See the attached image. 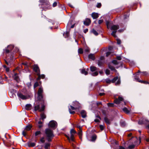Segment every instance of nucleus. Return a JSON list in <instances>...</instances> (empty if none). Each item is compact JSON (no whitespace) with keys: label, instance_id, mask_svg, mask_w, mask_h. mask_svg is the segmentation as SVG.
I'll list each match as a JSON object with an SVG mask.
<instances>
[{"label":"nucleus","instance_id":"nucleus-58","mask_svg":"<svg viewBox=\"0 0 149 149\" xmlns=\"http://www.w3.org/2000/svg\"><path fill=\"white\" fill-rule=\"evenodd\" d=\"M101 3H99L97 4V7L98 8H99L101 7Z\"/></svg>","mask_w":149,"mask_h":149},{"label":"nucleus","instance_id":"nucleus-57","mask_svg":"<svg viewBox=\"0 0 149 149\" xmlns=\"http://www.w3.org/2000/svg\"><path fill=\"white\" fill-rule=\"evenodd\" d=\"M77 127L78 128L79 130H81L82 127H81V126L77 125Z\"/></svg>","mask_w":149,"mask_h":149},{"label":"nucleus","instance_id":"nucleus-5","mask_svg":"<svg viewBox=\"0 0 149 149\" xmlns=\"http://www.w3.org/2000/svg\"><path fill=\"white\" fill-rule=\"evenodd\" d=\"M45 108V106L44 104L42 105L41 108L40 107V105H38L35 106L34 111H36L37 110H38L39 111L41 112L44 110Z\"/></svg>","mask_w":149,"mask_h":149},{"label":"nucleus","instance_id":"nucleus-17","mask_svg":"<svg viewBox=\"0 0 149 149\" xmlns=\"http://www.w3.org/2000/svg\"><path fill=\"white\" fill-rule=\"evenodd\" d=\"M81 114L82 117L83 118H85L86 117V113L84 110H82L81 112Z\"/></svg>","mask_w":149,"mask_h":149},{"label":"nucleus","instance_id":"nucleus-49","mask_svg":"<svg viewBox=\"0 0 149 149\" xmlns=\"http://www.w3.org/2000/svg\"><path fill=\"white\" fill-rule=\"evenodd\" d=\"M117 43L118 44H120L121 43V41L119 39H117Z\"/></svg>","mask_w":149,"mask_h":149},{"label":"nucleus","instance_id":"nucleus-37","mask_svg":"<svg viewBox=\"0 0 149 149\" xmlns=\"http://www.w3.org/2000/svg\"><path fill=\"white\" fill-rule=\"evenodd\" d=\"M118 79V77H114L113 79L111 80V82L112 83H114Z\"/></svg>","mask_w":149,"mask_h":149},{"label":"nucleus","instance_id":"nucleus-26","mask_svg":"<svg viewBox=\"0 0 149 149\" xmlns=\"http://www.w3.org/2000/svg\"><path fill=\"white\" fill-rule=\"evenodd\" d=\"M123 111L127 113H130L129 111L128 110L126 107L124 108L123 109Z\"/></svg>","mask_w":149,"mask_h":149},{"label":"nucleus","instance_id":"nucleus-34","mask_svg":"<svg viewBox=\"0 0 149 149\" xmlns=\"http://www.w3.org/2000/svg\"><path fill=\"white\" fill-rule=\"evenodd\" d=\"M78 52L79 54H82L83 53V50L82 48H79L78 50Z\"/></svg>","mask_w":149,"mask_h":149},{"label":"nucleus","instance_id":"nucleus-63","mask_svg":"<svg viewBox=\"0 0 149 149\" xmlns=\"http://www.w3.org/2000/svg\"><path fill=\"white\" fill-rule=\"evenodd\" d=\"M88 31V29H86L84 30V32L85 33H86Z\"/></svg>","mask_w":149,"mask_h":149},{"label":"nucleus","instance_id":"nucleus-35","mask_svg":"<svg viewBox=\"0 0 149 149\" xmlns=\"http://www.w3.org/2000/svg\"><path fill=\"white\" fill-rule=\"evenodd\" d=\"M96 117L98 118V119H96L95 120V121L96 122H98L100 121V120L101 119L100 117L99 116H97Z\"/></svg>","mask_w":149,"mask_h":149},{"label":"nucleus","instance_id":"nucleus-25","mask_svg":"<svg viewBox=\"0 0 149 149\" xmlns=\"http://www.w3.org/2000/svg\"><path fill=\"white\" fill-rule=\"evenodd\" d=\"M40 116H41L40 119H41L42 120H43L44 119H45L46 117L44 113L41 114L40 115Z\"/></svg>","mask_w":149,"mask_h":149},{"label":"nucleus","instance_id":"nucleus-59","mask_svg":"<svg viewBox=\"0 0 149 149\" xmlns=\"http://www.w3.org/2000/svg\"><path fill=\"white\" fill-rule=\"evenodd\" d=\"M44 138H41L40 139V141L42 143H44L45 142V140H44Z\"/></svg>","mask_w":149,"mask_h":149},{"label":"nucleus","instance_id":"nucleus-56","mask_svg":"<svg viewBox=\"0 0 149 149\" xmlns=\"http://www.w3.org/2000/svg\"><path fill=\"white\" fill-rule=\"evenodd\" d=\"M111 53V52H108L106 53V56H108Z\"/></svg>","mask_w":149,"mask_h":149},{"label":"nucleus","instance_id":"nucleus-7","mask_svg":"<svg viewBox=\"0 0 149 149\" xmlns=\"http://www.w3.org/2000/svg\"><path fill=\"white\" fill-rule=\"evenodd\" d=\"M43 91V90L42 88L40 87L39 88L38 92V98L40 99L42 98V93Z\"/></svg>","mask_w":149,"mask_h":149},{"label":"nucleus","instance_id":"nucleus-44","mask_svg":"<svg viewBox=\"0 0 149 149\" xmlns=\"http://www.w3.org/2000/svg\"><path fill=\"white\" fill-rule=\"evenodd\" d=\"M135 146L134 144H132L131 145H130L129 146L128 148L130 149H132L133 148H134V147Z\"/></svg>","mask_w":149,"mask_h":149},{"label":"nucleus","instance_id":"nucleus-27","mask_svg":"<svg viewBox=\"0 0 149 149\" xmlns=\"http://www.w3.org/2000/svg\"><path fill=\"white\" fill-rule=\"evenodd\" d=\"M82 131L81 130H79L78 134L79 136V138L81 139V136L82 135Z\"/></svg>","mask_w":149,"mask_h":149},{"label":"nucleus","instance_id":"nucleus-16","mask_svg":"<svg viewBox=\"0 0 149 149\" xmlns=\"http://www.w3.org/2000/svg\"><path fill=\"white\" fill-rule=\"evenodd\" d=\"M92 16L93 19H96L99 16L98 13H92Z\"/></svg>","mask_w":149,"mask_h":149},{"label":"nucleus","instance_id":"nucleus-47","mask_svg":"<svg viewBox=\"0 0 149 149\" xmlns=\"http://www.w3.org/2000/svg\"><path fill=\"white\" fill-rule=\"evenodd\" d=\"M96 138V136L95 135H94L92 136V141H94L95 140Z\"/></svg>","mask_w":149,"mask_h":149},{"label":"nucleus","instance_id":"nucleus-52","mask_svg":"<svg viewBox=\"0 0 149 149\" xmlns=\"http://www.w3.org/2000/svg\"><path fill=\"white\" fill-rule=\"evenodd\" d=\"M105 72L107 74H109L110 73V71L109 70L107 69L106 70Z\"/></svg>","mask_w":149,"mask_h":149},{"label":"nucleus","instance_id":"nucleus-20","mask_svg":"<svg viewBox=\"0 0 149 149\" xmlns=\"http://www.w3.org/2000/svg\"><path fill=\"white\" fill-rule=\"evenodd\" d=\"M91 71L94 72L97 70V68L94 66H91L90 68Z\"/></svg>","mask_w":149,"mask_h":149},{"label":"nucleus","instance_id":"nucleus-40","mask_svg":"<svg viewBox=\"0 0 149 149\" xmlns=\"http://www.w3.org/2000/svg\"><path fill=\"white\" fill-rule=\"evenodd\" d=\"M110 22L108 21H106V25L107 26V28L108 29H109V28L110 27Z\"/></svg>","mask_w":149,"mask_h":149},{"label":"nucleus","instance_id":"nucleus-22","mask_svg":"<svg viewBox=\"0 0 149 149\" xmlns=\"http://www.w3.org/2000/svg\"><path fill=\"white\" fill-rule=\"evenodd\" d=\"M13 78L15 80H16L17 81H18L19 80V78L18 75V74L17 73H15L14 76Z\"/></svg>","mask_w":149,"mask_h":149},{"label":"nucleus","instance_id":"nucleus-36","mask_svg":"<svg viewBox=\"0 0 149 149\" xmlns=\"http://www.w3.org/2000/svg\"><path fill=\"white\" fill-rule=\"evenodd\" d=\"M84 52L86 53H88L89 52V49L88 47H86L84 49Z\"/></svg>","mask_w":149,"mask_h":149},{"label":"nucleus","instance_id":"nucleus-31","mask_svg":"<svg viewBox=\"0 0 149 149\" xmlns=\"http://www.w3.org/2000/svg\"><path fill=\"white\" fill-rule=\"evenodd\" d=\"M29 146L30 147H34L35 146V144L33 142H30L29 144Z\"/></svg>","mask_w":149,"mask_h":149},{"label":"nucleus","instance_id":"nucleus-61","mask_svg":"<svg viewBox=\"0 0 149 149\" xmlns=\"http://www.w3.org/2000/svg\"><path fill=\"white\" fill-rule=\"evenodd\" d=\"M22 134L24 136H26V132L25 131H24L22 132Z\"/></svg>","mask_w":149,"mask_h":149},{"label":"nucleus","instance_id":"nucleus-54","mask_svg":"<svg viewBox=\"0 0 149 149\" xmlns=\"http://www.w3.org/2000/svg\"><path fill=\"white\" fill-rule=\"evenodd\" d=\"M116 58L118 60H121L122 59L121 57L120 56H117Z\"/></svg>","mask_w":149,"mask_h":149},{"label":"nucleus","instance_id":"nucleus-24","mask_svg":"<svg viewBox=\"0 0 149 149\" xmlns=\"http://www.w3.org/2000/svg\"><path fill=\"white\" fill-rule=\"evenodd\" d=\"M50 146V144L49 143H46L45 146V149H49Z\"/></svg>","mask_w":149,"mask_h":149},{"label":"nucleus","instance_id":"nucleus-33","mask_svg":"<svg viewBox=\"0 0 149 149\" xmlns=\"http://www.w3.org/2000/svg\"><path fill=\"white\" fill-rule=\"evenodd\" d=\"M91 32L95 36H97L98 35L97 32L94 29L92 30Z\"/></svg>","mask_w":149,"mask_h":149},{"label":"nucleus","instance_id":"nucleus-46","mask_svg":"<svg viewBox=\"0 0 149 149\" xmlns=\"http://www.w3.org/2000/svg\"><path fill=\"white\" fill-rule=\"evenodd\" d=\"M98 74V72H97L96 71L94 72L92 74V75L93 76H97V75Z\"/></svg>","mask_w":149,"mask_h":149},{"label":"nucleus","instance_id":"nucleus-21","mask_svg":"<svg viewBox=\"0 0 149 149\" xmlns=\"http://www.w3.org/2000/svg\"><path fill=\"white\" fill-rule=\"evenodd\" d=\"M31 105L30 104H27L25 106V108L27 110H29L31 109Z\"/></svg>","mask_w":149,"mask_h":149},{"label":"nucleus","instance_id":"nucleus-8","mask_svg":"<svg viewBox=\"0 0 149 149\" xmlns=\"http://www.w3.org/2000/svg\"><path fill=\"white\" fill-rule=\"evenodd\" d=\"M104 56H101L99 60L98 61V65L99 66H101L103 64L104 62Z\"/></svg>","mask_w":149,"mask_h":149},{"label":"nucleus","instance_id":"nucleus-19","mask_svg":"<svg viewBox=\"0 0 149 149\" xmlns=\"http://www.w3.org/2000/svg\"><path fill=\"white\" fill-rule=\"evenodd\" d=\"M104 120L105 122L108 124H109L110 123V120L107 117H105L104 118Z\"/></svg>","mask_w":149,"mask_h":149},{"label":"nucleus","instance_id":"nucleus-43","mask_svg":"<svg viewBox=\"0 0 149 149\" xmlns=\"http://www.w3.org/2000/svg\"><path fill=\"white\" fill-rule=\"evenodd\" d=\"M107 105L109 107H113L114 106L113 104L112 103H108Z\"/></svg>","mask_w":149,"mask_h":149},{"label":"nucleus","instance_id":"nucleus-41","mask_svg":"<svg viewBox=\"0 0 149 149\" xmlns=\"http://www.w3.org/2000/svg\"><path fill=\"white\" fill-rule=\"evenodd\" d=\"M105 127V126L104 125H100V128L101 130H103Z\"/></svg>","mask_w":149,"mask_h":149},{"label":"nucleus","instance_id":"nucleus-29","mask_svg":"<svg viewBox=\"0 0 149 149\" xmlns=\"http://www.w3.org/2000/svg\"><path fill=\"white\" fill-rule=\"evenodd\" d=\"M81 72L82 74H84L85 75H86L88 74V72L85 70V69H82Z\"/></svg>","mask_w":149,"mask_h":149},{"label":"nucleus","instance_id":"nucleus-51","mask_svg":"<svg viewBox=\"0 0 149 149\" xmlns=\"http://www.w3.org/2000/svg\"><path fill=\"white\" fill-rule=\"evenodd\" d=\"M120 83V80L119 79H118L116 83V85H119Z\"/></svg>","mask_w":149,"mask_h":149},{"label":"nucleus","instance_id":"nucleus-32","mask_svg":"<svg viewBox=\"0 0 149 149\" xmlns=\"http://www.w3.org/2000/svg\"><path fill=\"white\" fill-rule=\"evenodd\" d=\"M109 68L111 69L112 71H116V70L115 69L114 67L113 66L111 65H109Z\"/></svg>","mask_w":149,"mask_h":149},{"label":"nucleus","instance_id":"nucleus-4","mask_svg":"<svg viewBox=\"0 0 149 149\" xmlns=\"http://www.w3.org/2000/svg\"><path fill=\"white\" fill-rule=\"evenodd\" d=\"M113 148L115 149H125V148L121 146H119V144L117 141L116 140H113L111 141Z\"/></svg>","mask_w":149,"mask_h":149},{"label":"nucleus","instance_id":"nucleus-12","mask_svg":"<svg viewBox=\"0 0 149 149\" xmlns=\"http://www.w3.org/2000/svg\"><path fill=\"white\" fill-rule=\"evenodd\" d=\"M17 96L23 100H26L27 99V97L24 95H23L22 93H17Z\"/></svg>","mask_w":149,"mask_h":149},{"label":"nucleus","instance_id":"nucleus-3","mask_svg":"<svg viewBox=\"0 0 149 149\" xmlns=\"http://www.w3.org/2000/svg\"><path fill=\"white\" fill-rule=\"evenodd\" d=\"M119 27L118 25H113L111 26L110 28V29L111 30H113V31L112 32L111 35L115 38L117 37L116 33L117 32V29H119Z\"/></svg>","mask_w":149,"mask_h":149},{"label":"nucleus","instance_id":"nucleus-60","mask_svg":"<svg viewBox=\"0 0 149 149\" xmlns=\"http://www.w3.org/2000/svg\"><path fill=\"white\" fill-rule=\"evenodd\" d=\"M103 20L102 19L99 20L98 21V23L100 24L102 23L103 22Z\"/></svg>","mask_w":149,"mask_h":149},{"label":"nucleus","instance_id":"nucleus-55","mask_svg":"<svg viewBox=\"0 0 149 149\" xmlns=\"http://www.w3.org/2000/svg\"><path fill=\"white\" fill-rule=\"evenodd\" d=\"M38 76V77L37 78V80H39L41 79V75H40V73H39V75H37Z\"/></svg>","mask_w":149,"mask_h":149},{"label":"nucleus","instance_id":"nucleus-13","mask_svg":"<svg viewBox=\"0 0 149 149\" xmlns=\"http://www.w3.org/2000/svg\"><path fill=\"white\" fill-rule=\"evenodd\" d=\"M91 22V21L90 19L87 18L84 21V25L86 26H88L89 25Z\"/></svg>","mask_w":149,"mask_h":149},{"label":"nucleus","instance_id":"nucleus-14","mask_svg":"<svg viewBox=\"0 0 149 149\" xmlns=\"http://www.w3.org/2000/svg\"><path fill=\"white\" fill-rule=\"evenodd\" d=\"M146 122L147 123H148L149 122V121L148 120L143 119L141 120H140L138 122V123L139 124L141 125L143 124L146 123Z\"/></svg>","mask_w":149,"mask_h":149},{"label":"nucleus","instance_id":"nucleus-18","mask_svg":"<svg viewBox=\"0 0 149 149\" xmlns=\"http://www.w3.org/2000/svg\"><path fill=\"white\" fill-rule=\"evenodd\" d=\"M88 58L93 60H94L95 57L94 54H90L88 56Z\"/></svg>","mask_w":149,"mask_h":149},{"label":"nucleus","instance_id":"nucleus-23","mask_svg":"<svg viewBox=\"0 0 149 149\" xmlns=\"http://www.w3.org/2000/svg\"><path fill=\"white\" fill-rule=\"evenodd\" d=\"M74 134H71L70 137V138L68 136H67V137L68 139L69 140H70V139L72 141H74Z\"/></svg>","mask_w":149,"mask_h":149},{"label":"nucleus","instance_id":"nucleus-45","mask_svg":"<svg viewBox=\"0 0 149 149\" xmlns=\"http://www.w3.org/2000/svg\"><path fill=\"white\" fill-rule=\"evenodd\" d=\"M38 86V82H36L34 85V88H35Z\"/></svg>","mask_w":149,"mask_h":149},{"label":"nucleus","instance_id":"nucleus-1","mask_svg":"<svg viewBox=\"0 0 149 149\" xmlns=\"http://www.w3.org/2000/svg\"><path fill=\"white\" fill-rule=\"evenodd\" d=\"M45 132L48 141H51L52 139L54 136L53 131L50 129L47 128L45 130Z\"/></svg>","mask_w":149,"mask_h":149},{"label":"nucleus","instance_id":"nucleus-6","mask_svg":"<svg viewBox=\"0 0 149 149\" xmlns=\"http://www.w3.org/2000/svg\"><path fill=\"white\" fill-rule=\"evenodd\" d=\"M49 126L52 128H55L57 125V123L54 120L50 121L49 123Z\"/></svg>","mask_w":149,"mask_h":149},{"label":"nucleus","instance_id":"nucleus-15","mask_svg":"<svg viewBox=\"0 0 149 149\" xmlns=\"http://www.w3.org/2000/svg\"><path fill=\"white\" fill-rule=\"evenodd\" d=\"M134 79L136 81L139 82H141V83H144V84H149V83L147 81L139 80V78L138 77H135L134 78Z\"/></svg>","mask_w":149,"mask_h":149},{"label":"nucleus","instance_id":"nucleus-11","mask_svg":"<svg viewBox=\"0 0 149 149\" xmlns=\"http://www.w3.org/2000/svg\"><path fill=\"white\" fill-rule=\"evenodd\" d=\"M14 48V46L13 45H10L8 46V49L6 50V54H8L10 51L12 50Z\"/></svg>","mask_w":149,"mask_h":149},{"label":"nucleus","instance_id":"nucleus-28","mask_svg":"<svg viewBox=\"0 0 149 149\" xmlns=\"http://www.w3.org/2000/svg\"><path fill=\"white\" fill-rule=\"evenodd\" d=\"M63 35L65 38H68L69 36V31H67L65 33H64Z\"/></svg>","mask_w":149,"mask_h":149},{"label":"nucleus","instance_id":"nucleus-64","mask_svg":"<svg viewBox=\"0 0 149 149\" xmlns=\"http://www.w3.org/2000/svg\"><path fill=\"white\" fill-rule=\"evenodd\" d=\"M142 73L144 75H147L148 74V73L146 72H143Z\"/></svg>","mask_w":149,"mask_h":149},{"label":"nucleus","instance_id":"nucleus-38","mask_svg":"<svg viewBox=\"0 0 149 149\" xmlns=\"http://www.w3.org/2000/svg\"><path fill=\"white\" fill-rule=\"evenodd\" d=\"M71 134H73L76 133V132L73 129H72L70 131Z\"/></svg>","mask_w":149,"mask_h":149},{"label":"nucleus","instance_id":"nucleus-2","mask_svg":"<svg viewBox=\"0 0 149 149\" xmlns=\"http://www.w3.org/2000/svg\"><path fill=\"white\" fill-rule=\"evenodd\" d=\"M74 103H75V104H74L73 105L74 106L73 107L72 106H70V107H69V110L70 113L73 114L75 112L74 111H71V109L72 110H74L76 109L79 108L80 104L78 102L76 101L75 102H74Z\"/></svg>","mask_w":149,"mask_h":149},{"label":"nucleus","instance_id":"nucleus-42","mask_svg":"<svg viewBox=\"0 0 149 149\" xmlns=\"http://www.w3.org/2000/svg\"><path fill=\"white\" fill-rule=\"evenodd\" d=\"M112 63L115 65H117L118 63V62L116 60H113L112 61Z\"/></svg>","mask_w":149,"mask_h":149},{"label":"nucleus","instance_id":"nucleus-48","mask_svg":"<svg viewBox=\"0 0 149 149\" xmlns=\"http://www.w3.org/2000/svg\"><path fill=\"white\" fill-rule=\"evenodd\" d=\"M41 133V132L40 131H37L36 132L35 134V135L36 136H37L38 135L40 134Z\"/></svg>","mask_w":149,"mask_h":149},{"label":"nucleus","instance_id":"nucleus-30","mask_svg":"<svg viewBox=\"0 0 149 149\" xmlns=\"http://www.w3.org/2000/svg\"><path fill=\"white\" fill-rule=\"evenodd\" d=\"M31 126L30 125L27 126L25 128V130L26 131H29L31 128Z\"/></svg>","mask_w":149,"mask_h":149},{"label":"nucleus","instance_id":"nucleus-10","mask_svg":"<svg viewBox=\"0 0 149 149\" xmlns=\"http://www.w3.org/2000/svg\"><path fill=\"white\" fill-rule=\"evenodd\" d=\"M123 101V98L120 96L118 97V99H116L114 100V102L116 104H118L120 103L121 102Z\"/></svg>","mask_w":149,"mask_h":149},{"label":"nucleus","instance_id":"nucleus-62","mask_svg":"<svg viewBox=\"0 0 149 149\" xmlns=\"http://www.w3.org/2000/svg\"><path fill=\"white\" fill-rule=\"evenodd\" d=\"M71 24V23L70 22H69L68 23V25H67V27L69 28V26H70V25Z\"/></svg>","mask_w":149,"mask_h":149},{"label":"nucleus","instance_id":"nucleus-53","mask_svg":"<svg viewBox=\"0 0 149 149\" xmlns=\"http://www.w3.org/2000/svg\"><path fill=\"white\" fill-rule=\"evenodd\" d=\"M111 81L109 79H107L106 80V82L107 83H109Z\"/></svg>","mask_w":149,"mask_h":149},{"label":"nucleus","instance_id":"nucleus-9","mask_svg":"<svg viewBox=\"0 0 149 149\" xmlns=\"http://www.w3.org/2000/svg\"><path fill=\"white\" fill-rule=\"evenodd\" d=\"M33 70L37 75H39L40 73V71L38 65H35L33 66Z\"/></svg>","mask_w":149,"mask_h":149},{"label":"nucleus","instance_id":"nucleus-39","mask_svg":"<svg viewBox=\"0 0 149 149\" xmlns=\"http://www.w3.org/2000/svg\"><path fill=\"white\" fill-rule=\"evenodd\" d=\"M120 124L122 126L124 127L126 125V123L124 121H121L120 122Z\"/></svg>","mask_w":149,"mask_h":149},{"label":"nucleus","instance_id":"nucleus-50","mask_svg":"<svg viewBox=\"0 0 149 149\" xmlns=\"http://www.w3.org/2000/svg\"><path fill=\"white\" fill-rule=\"evenodd\" d=\"M57 3L56 2H54L52 5V6L53 7H55L57 5Z\"/></svg>","mask_w":149,"mask_h":149}]
</instances>
